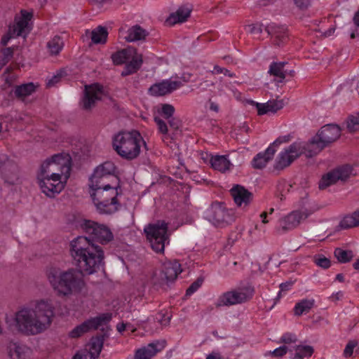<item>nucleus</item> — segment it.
Returning <instances> with one entry per match:
<instances>
[{
	"instance_id": "18",
	"label": "nucleus",
	"mask_w": 359,
	"mask_h": 359,
	"mask_svg": "<svg viewBox=\"0 0 359 359\" xmlns=\"http://www.w3.org/2000/svg\"><path fill=\"white\" fill-rule=\"evenodd\" d=\"M165 346L166 341L165 339L153 341L147 346L137 349L133 359H151L157 353L163 350Z\"/></svg>"
},
{
	"instance_id": "7",
	"label": "nucleus",
	"mask_w": 359,
	"mask_h": 359,
	"mask_svg": "<svg viewBox=\"0 0 359 359\" xmlns=\"http://www.w3.org/2000/svg\"><path fill=\"white\" fill-rule=\"evenodd\" d=\"M205 218L216 226L224 227L234 222L235 213L224 203L214 202L205 211Z\"/></svg>"
},
{
	"instance_id": "56",
	"label": "nucleus",
	"mask_w": 359,
	"mask_h": 359,
	"mask_svg": "<svg viewBox=\"0 0 359 359\" xmlns=\"http://www.w3.org/2000/svg\"><path fill=\"white\" fill-rule=\"evenodd\" d=\"M61 78H62V73H58L56 75H54L53 76H52V78L50 79H49L47 81L46 86L49 88L53 86L55 84L60 82Z\"/></svg>"
},
{
	"instance_id": "46",
	"label": "nucleus",
	"mask_w": 359,
	"mask_h": 359,
	"mask_svg": "<svg viewBox=\"0 0 359 359\" xmlns=\"http://www.w3.org/2000/svg\"><path fill=\"white\" fill-rule=\"evenodd\" d=\"M154 121L158 127V132L163 135H167L168 133V128L165 121L158 116H155Z\"/></svg>"
},
{
	"instance_id": "25",
	"label": "nucleus",
	"mask_w": 359,
	"mask_h": 359,
	"mask_svg": "<svg viewBox=\"0 0 359 359\" xmlns=\"http://www.w3.org/2000/svg\"><path fill=\"white\" fill-rule=\"evenodd\" d=\"M287 65L285 62H273L271 64V76H275L273 81L277 86L279 83L285 82V76L287 74V69L285 68Z\"/></svg>"
},
{
	"instance_id": "28",
	"label": "nucleus",
	"mask_w": 359,
	"mask_h": 359,
	"mask_svg": "<svg viewBox=\"0 0 359 359\" xmlns=\"http://www.w3.org/2000/svg\"><path fill=\"white\" fill-rule=\"evenodd\" d=\"M142 62V55L140 54H135L133 56L131 60L126 65L121 75L122 76H126L137 72L141 67Z\"/></svg>"
},
{
	"instance_id": "4",
	"label": "nucleus",
	"mask_w": 359,
	"mask_h": 359,
	"mask_svg": "<svg viewBox=\"0 0 359 359\" xmlns=\"http://www.w3.org/2000/svg\"><path fill=\"white\" fill-rule=\"evenodd\" d=\"M90 193L97 212L100 215H111L118 211L120 203L117 187L109 183H102L101 186H90Z\"/></svg>"
},
{
	"instance_id": "59",
	"label": "nucleus",
	"mask_w": 359,
	"mask_h": 359,
	"mask_svg": "<svg viewBox=\"0 0 359 359\" xmlns=\"http://www.w3.org/2000/svg\"><path fill=\"white\" fill-rule=\"evenodd\" d=\"M249 32L253 34H259L262 32V25H248Z\"/></svg>"
},
{
	"instance_id": "23",
	"label": "nucleus",
	"mask_w": 359,
	"mask_h": 359,
	"mask_svg": "<svg viewBox=\"0 0 359 359\" xmlns=\"http://www.w3.org/2000/svg\"><path fill=\"white\" fill-rule=\"evenodd\" d=\"M8 355L11 359H30L32 350L27 346L11 343L8 346Z\"/></svg>"
},
{
	"instance_id": "42",
	"label": "nucleus",
	"mask_w": 359,
	"mask_h": 359,
	"mask_svg": "<svg viewBox=\"0 0 359 359\" xmlns=\"http://www.w3.org/2000/svg\"><path fill=\"white\" fill-rule=\"evenodd\" d=\"M158 113L165 119L170 118L175 113V107L170 104H162Z\"/></svg>"
},
{
	"instance_id": "3",
	"label": "nucleus",
	"mask_w": 359,
	"mask_h": 359,
	"mask_svg": "<svg viewBox=\"0 0 359 359\" xmlns=\"http://www.w3.org/2000/svg\"><path fill=\"white\" fill-rule=\"evenodd\" d=\"M54 310L53 304L45 300L36 302L32 309H21L15 316L16 329L26 335L40 334L50 326L55 315Z\"/></svg>"
},
{
	"instance_id": "64",
	"label": "nucleus",
	"mask_w": 359,
	"mask_h": 359,
	"mask_svg": "<svg viewBox=\"0 0 359 359\" xmlns=\"http://www.w3.org/2000/svg\"><path fill=\"white\" fill-rule=\"evenodd\" d=\"M353 22L356 26H359V10L354 15Z\"/></svg>"
},
{
	"instance_id": "36",
	"label": "nucleus",
	"mask_w": 359,
	"mask_h": 359,
	"mask_svg": "<svg viewBox=\"0 0 359 359\" xmlns=\"http://www.w3.org/2000/svg\"><path fill=\"white\" fill-rule=\"evenodd\" d=\"M314 301L304 299L297 302L294 308L295 316H300L303 313H308L313 306Z\"/></svg>"
},
{
	"instance_id": "19",
	"label": "nucleus",
	"mask_w": 359,
	"mask_h": 359,
	"mask_svg": "<svg viewBox=\"0 0 359 359\" xmlns=\"http://www.w3.org/2000/svg\"><path fill=\"white\" fill-rule=\"evenodd\" d=\"M51 167L68 169V158L60 154L53 155L50 158L46 160L41 164L40 174L38 177H40V178L46 177L48 175V169Z\"/></svg>"
},
{
	"instance_id": "60",
	"label": "nucleus",
	"mask_w": 359,
	"mask_h": 359,
	"mask_svg": "<svg viewBox=\"0 0 359 359\" xmlns=\"http://www.w3.org/2000/svg\"><path fill=\"white\" fill-rule=\"evenodd\" d=\"M344 297V292L342 291H338L335 293H333L330 299L333 301V302H337V301H339L340 299H341Z\"/></svg>"
},
{
	"instance_id": "41",
	"label": "nucleus",
	"mask_w": 359,
	"mask_h": 359,
	"mask_svg": "<svg viewBox=\"0 0 359 359\" xmlns=\"http://www.w3.org/2000/svg\"><path fill=\"white\" fill-rule=\"evenodd\" d=\"M14 53L13 47L3 48L0 53V69L4 67L13 57Z\"/></svg>"
},
{
	"instance_id": "26",
	"label": "nucleus",
	"mask_w": 359,
	"mask_h": 359,
	"mask_svg": "<svg viewBox=\"0 0 359 359\" xmlns=\"http://www.w3.org/2000/svg\"><path fill=\"white\" fill-rule=\"evenodd\" d=\"M126 34L127 35L125 36V39L128 42L143 41L149 35V32L139 25H135L130 27Z\"/></svg>"
},
{
	"instance_id": "27",
	"label": "nucleus",
	"mask_w": 359,
	"mask_h": 359,
	"mask_svg": "<svg viewBox=\"0 0 359 359\" xmlns=\"http://www.w3.org/2000/svg\"><path fill=\"white\" fill-rule=\"evenodd\" d=\"M105 337H107V334L103 333L92 337L90 339L89 349V353L90 354L91 358L95 359L99 357L103 346Z\"/></svg>"
},
{
	"instance_id": "11",
	"label": "nucleus",
	"mask_w": 359,
	"mask_h": 359,
	"mask_svg": "<svg viewBox=\"0 0 359 359\" xmlns=\"http://www.w3.org/2000/svg\"><path fill=\"white\" fill-rule=\"evenodd\" d=\"M38 180L42 192L48 197H55L64 189V184L60 180V173L53 172L41 178L38 177Z\"/></svg>"
},
{
	"instance_id": "1",
	"label": "nucleus",
	"mask_w": 359,
	"mask_h": 359,
	"mask_svg": "<svg viewBox=\"0 0 359 359\" xmlns=\"http://www.w3.org/2000/svg\"><path fill=\"white\" fill-rule=\"evenodd\" d=\"M69 253L77 269L50 267L46 272L49 284L59 297L80 293L86 287L84 275L93 274L104 265L102 248L86 236H77L70 242Z\"/></svg>"
},
{
	"instance_id": "47",
	"label": "nucleus",
	"mask_w": 359,
	"mask_h": 359,
	"mask_svg": "<svg viewBox=\"0 0 359 359\" xmlns=\"http://www.w3.org/2000/svg\"><path fill=\"white\" fill-rule=\"evenodd\" d=\"M290 140V135H286L283 136H280L278 137L272 144H271V156L273 155L276 150L273 149V147H276L279 146L280 144L284 142H287Z\"/></svg>"
},
{
	"instance_id": "30",
	"label": "nucleus",
	"mask_w": 359,
	"mask_h": 359,
	"mask_svg": "<svg viewBox=\"0 0 359 359\" xmlns=\"http://www.w3.org/2000/svg\"><path fill=\"white\" fill-rule=\"evenodd\" d=\"M36 90V86L33 83H27L16 86L13 90L15 97L19 100H24L26 97L32 95Z\"/></svg>"
},
{
	"instance_id": "13",
	"label": "nucleus",
	"mask_w": 359,
	"mask_h": 359,
	"mask_svg": "<svg viewBox=\"0 0 359 359\" xmlns=\"http://www.w3.org/2000/svg\"><path fill=\"white\" fill-rule=\"evenodd\" d=\"M102 95L103 87L101 85L94 83L86 86L81 101L82 109L86 111L90 110L95 107L96 102L102 99Z\"/></svg>"
},
{
	"instance_id": "63",
	"label": "nucleus",
	"mask_w": 359,
	"mask_h": 359,
	"mask_svg": "<svg viewBox=\"0 0 359 359\" xmlns=\"http://www.w3.org/2000/svg\"><path fill=\"white\" fill-rule=\"evenodd\" d=\"M210 109L213 111L218 112V111H219V106H218V104L217 103H215L214 102H210Z\"/></svg>"
},
{
	"instance_id": "53",
	"label": "nucleus",
	"mask_w": 359,
	"mask_h": 359,
	"mask_svg": "<svg viewBox=\"0 0 359 359\" xmlns=\"http://www.w3.org/2000/svg\"><path fill=\"white\" fill-rule=\"evenodd\" d=\"M287 348L285 346H281L273 351H271V356L282 357L287 353Z\"/></svg>"
},
{
	"instance_id": "6",
	"label": "nucleus",
	"mask_w": 359,
	"mask_h": 359,
	"mask_svg": "<svg viewBox=\"0 0 359 359\" xmlns=\"http://www.w3.org/2000/svg\"><path fill=\"white\" fill-rule=\"evenodd\" d=\"M168 224L164 221H158L155 224L147 225L144 231L151 248L158 253L164 252L166 241L168 240Z\"/></svg>"
},
{
	"instance_id": "61",
	"label": "nucleus",
	"mask_w": 359,
	"mask_h": 359,
	"mask_svg": "<svg viewBox=\"0 0 359 359\" xmlns=\"http://www.w3.org/2000/svg\"><path fill=\"white\" fill-rule=\"evenodd\" d=\"M87 354L84 352H77L72 359H87Z\"/></svg>"
},
{
	"instance_id": "24",
	"label": "nucleus",
	"mask_w": 359,
	"mask_h": 359,
	"mask_svg": "<svg viewBox=\"0 0 359 359\" xmlns=\"http://www.w3.org/2000/svg\"><path fill=\"white\" fill-rule=\"evenodd\" d=\"M304 214L299 211H293L284 218L280 220L279 227L283 231L292 229L296 227L302 219Z\"/></svg>"
},
{
	"instance_id": "8",
	"label": "nucleus",
	"mask_w": 359,
	"mask_h": 359,
	"mask_svg": "<svg viewBox=\"0 0 359 359\" xmlns=\"http://www.w3.org/2000/svg\"><path fill=\"white\" fill-rule=\"evenodd\" d=\"M254 292V287L250 285L227 291L218 297L215 306H230L245 303L252 298Z\"/></svg>"
},
{
	"instance_id": "20",
	"label": "nucleus",
	"mask_w": 359,
	"mask_h": 359,
	"mask_svg": "<svg viewBox=\"0 0 359 359\" xmlns=\"http://www.w3.org/2000/svg\"><path fill=\"white\" fill-rule=\"evenodd\" d=\"M180 267V264L177 261L165 263L161 272V280L167 284L173 282L182 272Z\"/></svg>"
},
{
	"instance_id": "34",
	"label": "nucleus",
	"mask_w": 359,
	"mask_h": 359,
	"mask_svg": "<svg viewBox=\"0 0 359 359\" xmlns=\"http://www.w3.org/2000/svg\"><path fill=\"white\" fill-rule=\"evenodd\" d=\"M132 54V50L129 49H122L121 50L114 53L111 58L114 65H121L126 63L130 58Z\"/></svg>"
},
{
	"instance_id": "9",
	"label": "nucleus",
	"mask_w": 359,
	"mask_h": 359,
	"mask_svg": "<svg viewBox=\"0 0 359 359\" xmlns=\"http://www.w3.org/2000/svg\"><path fill=\"white\" fill-rule=\"evenodd\" d=\"M79 226L102 245L107 244L114 239L113 233L104 224H100L92 220L83 219L80 222Z\"/></svg>"
},
{
	"instance_id": "17",
	"label": "nucleus",
	"mask_w": 359,
	"mask_h": 359,
	"mask_svg": "<svg viewBox=\"0 0 359 359\" xmlns=\"http://www.w3.org/2000/svg\"><path fill=\"white\" fill-rule=\"evenodd\" d=\"M182 86L180 81H171L165 79L161 82L153 84L149 89V92L154 96H163L170 94Z\"/></svg>"
},
{
	"instance_id": "31",
	"label": "nucleus",
	"mask_w": 359,
	"mask_h": 359,
	"mask_svg": "<svg viewBox=\"0 0 359 359\" xmlns=\"http://www.w3.org/2000/svg\"><path fill=\"white\" fill-rule=\"evenodd\" d=\"M210 163L212 167L222 172L230 169L231 163L226 156H215L211 158Z\"/></svg>"
},
{
	"instance_id": "52",
	"label": "nucleus",
	"mask_w": 359,
	"mask_h": 359,
	"mask_svg": "<svg viewBox=\"0 0 359 359\" xmlns=\"http://www.w3.org/2000/svg\"><path fill=\"white\" fill-rule=\"evenodd\" d=\"M281 340L285 344H291L297 341V337L294 334L287 332L283 334Z\"/></svg>"
},
{
	"instance_id": "33",
	"label": "nucleus",
	"mask_w": 359,
	"mask_h": 359,
	"mask_svg": "<svg viewBox=\"0 0 359 359\" xmlns=\"http://www.w3.org/2000/svg\"><path fill=\"white\" fill-rule=\"evenodd\" d=\"M269 161V147L264 152L258 153L252 159L251 163L255 169H262Z\"/></svg>"
},
{
	"instance_id": "48",
	"label": "nucleus",
	"mask_w": 359,
	"mask_h": 359,
	"mask_svg": "<svg viewBox=\"0 0 359 359\" xmlns=\"http://www.w3.org/2000/svg\"><path fill=\"white\" fill-rule=\"evenodd\" d=\"M69 171H70V165H69V160L68 159V169L67 168H57V167H51L50 169H48V175L52 174L53 172L55 173H60V177L63 174H66V178H68L69 176Z\"/></svg>"
},
{
	"instance_id": "54",
	"label": "nucleus",
	"mask_w": 359,
	"mask_h": 359,
	"mask_svg": "<svg viewBox=\"0 0 359 359\" xmlns=\"http://www.w3.org/2000/svg\"><path fill=\"white\" fill-rule=\"evenodd\" d=\"M256 108L257 109V114L259 116L267 114L269 111V102L266 104H256Z\"/></svg>"
},
{
	"instance_id": "39",
	"label": "nucleus",
	"mask_w": 359,
	"mask_h": 359,
	"mask_svg": "<svg viewBox=\"0 0 359 359\" xmlns=\"http://www.w3.org/2000/svg\"><path fill=\"white\" fill-rule=\"evenodd\" d=\"M334 256L341 263H347L353 257V253L351 250H344L342 248H336L334 250Z\"/></svg>"
},
{
	"instance_id": "2",
	"label": "nucleus",
	"mask_w": 359,
	"mask_h": 359,
	"mask_svg": "<svg viewBox=\"0 0 359 359\" xmlns=\"http://www.w3.org/2000/svg\"><path fill=\"white\" fill-rule=\"evenodd\" d=\"M340 134L341 128L337 125L327 124L323 126L309 142H296L281 151L277 157L274 170L284 169L302 154L307 157L318 154L327 145L336 141Z\"/></svg>"
},
{
	"instance_id": "22",
	"label": "nucleus",
	"mask_w": 359,
	"mask_h": 359,
	"mask_svg": "<svg viewBox=\"0 0 359 359\" xmlns=\"http://www.w3.org/2000/svg\"><path fill=\"white\" fill-rule=\"evenodd\" d=\"M192 10L193 7L191 5H182L175 12L170 14L166 19V22L170 25L184 22L190 17Z\"/></svg>"
},
{
	"instance_id": "44",
	"label": "nucleus",
	"mask_w": 359,
	"mask_h": 359,
	"mask_svg": "<svg viewBox=\"0 0 359 359\" xmlns=\"http://www.w3.org/2000/svg\"><path fill=\"white\" fill-rule=\"evenodd\" d=\"M314 262L317 266L325 269H328L331 265L330 260L323 255H316L314 258Z\"/></svg>"
},
{
	"instance_id": "43",
	"label": "nucleus",
	"mask_w": 359,
	"mask_h": 359,
	"mask_svg": "<svg viewBox=\"0 0 359 359\" xmlns=\"http://www.w3.org/2000/svg\"><path fill=\"white\" fill-rule=\"evenodd\" d=\"M347 128L350 132H355L359 129V113L357 116H350L347 120Z\"/></svg>"
},
{
	"instance_id": "5",
	"label": "nucleus",
	"mask_w": 359,
	"mask_h": 359,
	"mask_svg": "<svg viewBox=\"0 0 359 359\" xmlns=\"http://www.w3.org/2000/svg\"><path fill=\"white\" fill-rule=\"evenodd\" d=\"M142 141L140 133L137 130L121 132L113 138V147L121 157L130 161L140 155Z\"/></svg>"
},
{
	"instance_id": "35",
	"label": "nucleus",
	"mask_w": 359,
	"mask_h": 359,
	"mask_svg": "<svg viewBox=\"0 0 359 359\" xmlns=\"http://www.w3.org/2000/svg\"><path fill=\"white\" fill-rule=\"evenodd\" d=\"M340 226L344 229L359 226V210L351 215H346L340 222Z\"/></svg>"
},
{
	"instance_id": "45",
	"label": "nucleus",
	"mask_w": 359,
	"mask_h": 359,
	"mask_svg": "<svg viewBox=\"0 0 359 359\" xmlns=\"http://www.w3.org/2000/svg\"><path fill=\"white\" fill-rule=\"evenodd\" d=\"M203 278L198 277L194 283L191 284V285L187 288L186 291V295L190 296L194 294L196 291H197L202 285L203 283Z\"/></svg>"
},
{
	"instance_id": "50",
	"label": "nucleus",
	"mask_w": 359,
	"mask_h": 359,
	"mask_svg": "<svg viewBox=\"0 0 359 359\" xmlns=\"http://www.w3.org/2000/svg\"><path fill=\"white\" fill-rule=\"evenodd\" d=\"M291 286H292L291 283H281L280 285V290L278 291L277 297L275 298L273 300L274 301L273 304L272 306H271V310H272L273 308L274 307V306L278 303V302L280 297L281 292L290 290Z\"/></svg>"
},
{
	"instance_id": "32",
	"label": "nucleus",
	"mask_w": 359,
	"mask_h": 359,
	"mask_svg": "<svg viewBox=\"0 0 359 359\" xmlns=\"http://www.w3.org/2000/svg\"><path fill=\"white\" fill-rule=\"evenodd\" d=\"M108 31L105 27L98 26L91 32V40L95 44H104L107 41Z\"/></svg>"
},
{
	"instance_id": "38",
	"label": "nucleus",
	"mask_w": 359,
	"mask_h": 359,
	"mask_svg": "<svg viewBox=\"0 0 359 359\" xmlns=\"http://www.w3.org/2000/svg\"><path fill=\"white\" fill-rule=\"evenodd\" d=\"M64 43L62 38L55 36L47 43V47L52 55H57L62 50Z\"/></svg>"
},
{
	"instance_id": "62",
	"label": "nucleus",
	"mask_w": 359,
	"mask_h": 359,
	"mask_svg": "<svg viewBox=\"0 0 359 359\" xmlns=\"http://www.w3.org/2000/svg\"><path fill=\"white\" fill-rule=\"evenodd\" d=\"M206 359H223L219 353H212L209 354Z\"/></svg>"
},
{
	"instance_id": "10",
	"label": "nucleus",
	"mask_w": 359,
	"mask_h": 359,
	"mask_svg": "<svg viewBox=\"0 0 359 359\" xmlns=\"http://www.w3.org/2000/svg\"><path fill=\"white\" fill-rule=\"evenodd\" d=\"M112 318L110 313H102L96 317L91 318L75 327L69 334L72 338H77L91 330H97L102 325L109 323Z\"/></svg>"
},
{
	"instance_id": "15",
	"label": "nucleus",
	"mask_w": 359,
	"mask_h": 359,
	"mask_svg": "<svg viewBox=\"0 0 359 359\" xmlns=\"http://www.w3.org/2000/svg\"><path fill=\"white\" fill-rule=\"evenodd\" d=\"M20 13V15L15 17L14 24L10 25L8 29L13 32V35L25 37L30 32L29 22L32 18V13L25 10H22Z\"/></svg>"
},
{
	"instance_id": "12",
	"label": "nucleus",
	"mask_w": 359,
	"mask_h": 359,
	"mask_svg": "<svg viewBox=\"0 0 359 359\" xmlns=\"http://www.w3.org/2000/svg\"><path fill=\"white\" fill-rule=\"evenodd\" d=\"M353 172L350 165L339 166L323 175L319 182V189H325L339 180H346Z\"/></svg>"
},
{
	"instance_id": "57",
	"label": "nucleus",
	"mask_w": 359,
	"mask_h": 359,
	"mask_svg": "<svg viewBox=\"0 0 359 359\" xmlns=\"http://www.w3.org/2000/svg\"><path fill=\"white\" fill-rule=\"evenodd\" d=\"M167 120L171 129L174 130L179 129L180 124L177 118L172 116V118H168Z\"/></svg>"
},
{
	"instance_id": "14",
	"label": "nucleus",
	"mask_w": 359,
	"mask_h": 359,
	"mask_svg": "<svg viewBox=\"0 0 359 359\" xmlns=\"http://www.w3.org/2000/svg\"><path fill=\"white\" fill-rule=\"evenodd\" d=\"M115 169L114 163L110 161L100 165L90 177L89 186H101L102 183H108L106 180L115 172Z\"/></svg>"
},
{
	"instance_id": "16",
	"label": "nucleus",
	"mask_w": 359,
	"mask_h": 359,
	"mask_svg": "<svg viewBox=\"0 0 359 359\" xmlns=\"http://www.w3.org/2000/svg\"><path fill=\"white\" fill-rule=\"evenodd\" d=\"M230 192L236 205L242 209L248 207L253 200L252 193L241 185H234Z\"/></svg>"
},
{
	"instance_id": "21",
	"label": "nucleus",
	"mask_w": 359,
	"mask_h": 359,
	"mask_svg": "<svg viewBox=\"0 0 359 359\" xmlns=\"http://www.w3.org/2000/svg\"><path fill=\"white\" fill-rule=\"evenodd\" d=\"M289 39L287 28L285 25H271V43L283 46Z\"/></svg>"
},
{
	"instance_id": "40",
	"label": "nucleus",
	"mask_w": 359,
	"mask_h": 359,
	"mask_svg": "<svg viewBox=\"0 0 359 359\" xmlns=\"http://www.w3.org/2000/svg\"><path fill=\"white\" fill-rule=\"evenodd\" d=\"M287 104V99L285 97L279 98L278 96L276 95V99H273L271 97V115L282 109Z\"/></svg>"
},
{
	"instance_id": "58",
	"label": "nucleus",
	"mask_w": 359,
	"mask_h": 359,
	"mask_svg": "<svg viewBox=\"0 0 359 359\" xmlns=\"http://www.w3.org/2000/svg\"><path fill=\"white\" fill-rule=\"evenodd\" d=\"M294 2L302 10L307 8L309 5V0H294Z\"/></svg>"
},
{
	"instance_id": "29",
	"label": "nucleus",
	"mask_w": 359,
	"mask_h": 359,
	"mask_svg": "<svg viewBox=\"0 0 359 359\" xmlns=\"http://www.w3.org/2000/svg\"><path fill=\"white\" fill-rule=\"evenodd\" d=\"M1 163V172L6 180H10L13 176L16 175L18 167L12 161L9 160L6 156H2Z\"/></svg>"
},
{
	"instance_id": "55",
	"label": "nucleus",
	"mask_w": 359,
	"mask_h": 359,
	"mask_svg": "<svg viewBox=\"0 0 359 359\" xmlns=\"http://www.w3.org/2000/svg\"><path fill=\"white\" fill-rule=\"evenodd\" d=\"M17 37L16 36L13 35V32H11V29H8V32L4 34L1 40V44L3 46H5L8 44V41L13 39Z\"/></svg>"
},
{
	"instance_id": "51",
	"label": "nucleus",
	"mask_w": 359,
	"mask_h": 359,
	"mask_svg": "<svg viewBox=\"0 0 359 359\" xmlns=\"http://www.w3.org/2000/svg\"><path fill=\"white\" fill-rule=\"evenodd\" d=\"M211 73L213 74H223L225 76H227L229 77H233L235 76V74L230 72L229 70H228L226 68L221 67L218 65H215L214 69L212 71H211Z\"/></svg>"
},
{
	"instance_id": "37",
	"label": "nucleus",
	"mask_w": 359,
	"mask_h": 359,
	"mask_svg": "<svg viewBox=\"0 0 359 359\" xmlns=\"http://www.w3.org/2000/svg\"><path fill=\"white\" fill-rule=\"evenodd\" d=\"M313 348L311 346L308 345H299L297 346L295 349V353L294 359H304L310 358L313 353Z\"/></svg>"
},
{
	"instance_id": "49",
	"label": "nucleus",
	"mask_w": 359,
	"mask_h": 359,
	"mask_svg": "<svg viewBox=\"0 0 359 359\" xmlns=\"http://www.w3.org/2000/svg\"><path fill=\"white\" fill-rule=\"evenodd\" d=\"M358 345V342L356 341H350L346 344L344 351V355L346 358L351 357L353 355V349L356 347Z\"/></svg>"
}]
</instances>
